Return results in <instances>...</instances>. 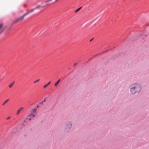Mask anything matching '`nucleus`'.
<instances>
[{
    "label": "nucleus",
    "instance_id": "aec40b11",
    "mask_svg": "<svg viewBox=\"0 0 149 149\" xmlns=\"http://www.w3.org/2000/svg\"><path fill=\"white\" fill-rule=\"evenodd\" d=\"M37 108H38V106H37Z\"/></svg>",
    "mask_w": 149,
    "mask_h": 149
},
{
    "label": "nucleus",
    "instance_id": "2eb2a0df",
    "mask_svg": "<svg viewBox=\"0 0 149 149\" xmlns=\"http://www.w3.org/2000/svg\"><path fill=\"white\" fill-rule=\"evenodd\" d=\"M52 0H47L45 2V3H47L48 2H50V1H51Z\"/></svg>",
    "mask_w": 149,
    "mask_h": 149
},
{
    "label": "nucleus",
    "instance_id": "ddd939ff",
    "mask_svg": "<svg viewBox=\"0 0 149 149\" xmlns=\"http://www.w3.org/2000/svg\"><path fill=\"white\" fill-rule=\"evenodd\" d=\"M40 79H37V80H36V81H34V82H33V83H36V82H38V81H40Z\"/></svg>",
    "mask_w": 149,
    "mask_h": 149
},
{
    "label": "nucleus",
    "instance_id": "9b49d317",
    "mask_svg": "<svg viewBox=\"0 0 149 149\" xmlns=\"http://www.w3.org/2000/svg\"><path fill=\"white\" fill-rule=\"evenodd\" d=\"M82 8V7H80L79 8L76 10L74 12L75 13H76L79 10Z\"/></svg>",
    "mask_w": 149,
    "mask_h": 149
},
{
    "label": "nucleus",
    "instance_id": "39448f33",
    "mask_svg": "<svg viewBox=\"0 0 149 149\" xmlns=\"http://www.w3.org/2000/svg\"><path fill=\"white\" fill-rule=\"evenodd\" d=\"M3 25V24L2 23H1L0 24V34L4 31V30H2L1 29Z\"/></svg>",
    "mask_w": 149,
    "mask_h": 149
},
{
    "label": "nucleus",
    "instance_id": "20e7f679",
    "mask_svg": "<svg viewBox=\"0 0 149 149\" xmlns=\"http://www.w3.org/2000/svg\"><path fill=\"white\" fill-rule=\"evenodd\" d=\"M44 6L43 4L41 6H38V7L34 8V9H32L31 10H29V12H28L29 13H31L32 12H33L34 10H35L37 8H40V7H41V8H42V7H43L44 6Z\"/></svg>",
    "mask_w": 149,
    "mask_h": 149
},
{
    "label": "nucleus",
    "instance_id": "f3484780",
    "mask_svg": "<svg viewBox=\"0 0 149 149\" xmlns=\"http://www.w3.org/2000/svg\"><path fill=\"white\" fill-rule=\"evenodd\" d=\"M10 116H9V117H8L7 118H6V119L8 120V119H10Z\"/></svg>",
    "mask_w": 149,
    "mask_h": 149
},
{
    "label": "nucleus",
    "instance_id": "f03ea898",
    "mask_svg": "<svg viewBox=\"0 0 149 149\" xmlns=\"http://www.w3.org/2000/svg\"><path fill=\"white\" fill-rule=\"evenodd\" d=\"M72 123L70 122L68 123L66 125V127H65V130L66 131H69L72 127Z\"/></svg>",
    "mask_w": 149,
    "mask_h": 149
},
{
    "label": "nucleus",
    "instance_id": "1a4fd4ad",
    "mask_svg": "<svg viewBox=\"0 0 149 149\" xmlns=\"http://www.w3.org/2000/svg\"><path fill=\"white\" fill-rule=\"evenodd\" d=\"M14 82H15V81H14L13 82L11 83V84H9V87L10 88H11L13 86V84H14Z\"/></svg>",
    "mask_w": 149,
    "mask_h": 149
},
{
    "label": "nucleus",
    "instance_id": "dca6fc26",
    "mask_svg": "<svg viewBox=\"0 0 149 149\" xmlns=\"http://www.w3.org/2000/svg\"><path fill=\"white\" fill-rule=\"evenodd\" d=\"M36 108H35L34 109H33L32 111L33 112H36Z\"/></svg>",
    "mask_w": 149,
    "mask_h": 149
},
{
    "label": "nucleus",
    "instance_id": "4468645a",
    "mask_svg": "<svg viewBox=\"0 0 149 149\" xmlns=\"http://www.w3.org/2000/svg\"><path fill=\"white\" fill-rule=\"evenodd\" d=\"M29 14V13L28 12L26 13L25 14H24L22 16H24V17L25 16H26V15H28Z\"/></svg>",
    "mask_w": 149,
    "mask_h": 149
},
{
    "label": "nucleus",
    "instance_id": "f8f14e48",
    "mask_svg": "<svg viewBox=\"0 0 149 149\" xmlns=\"http://www.w3.org/2000/svg\"><path fill=\"white\" fill-rule=\"evenodd\" d=\"M46 100V98H45L44 100L42 101L41 102H40V103L41 104H43V102H45Z\"/></svg>",
    "mask_w": 149,
    "mask_h": 149
},
{
    "label": "nucleus",
    "instance_id": "6e6552de",
    "mask_svg": "<svg viewBox=\"0 0 149 149\" xmlns=\"http://www.w3.org/2000/svg\"><path fill=\"white\" fill-rule=\"evenodd\" d=\"M51 83V82L49 81V82L47 84L45 85V86H44L43 87L44 88H46L47 87V86L48 85H49Z\"/></svg>",
    "mask_w": 149,
    "mask_h": 149
},
{
    "label": "nucleus",
    "instance_id": "9d476101",
    "mask_svg": "<svg viewBox=\"0 0 149 149\" xmlns=\"http://www.w3.org/2000/svg\"><path fill=\"white\" fill-rule=\"evenodd\" d=\"M9 101V99H8L7 100H6L2 104V105L3 106H4L6 103H7V102H8V101Z\"/></svg>",
    "mask_w": 149,
    "mask_h": 149
},
{
    "label": "nucleus",
    "instance_id": "a211bd4d",
    "mask_svg": "<svg viewBox=\"0 0 149 149\" xmlns=\"http://www.w3.org/2000/svg\"><path fill=\"white\" fill-rule=\"evenodd\" d=\"M77 63H75V64H74V65L73 66H74L75 65H77Z\"/></svg>",
    "mask_w": 149,
    "mask_h": 149
},
{
    "label": "nucleus",
    "instance_id": "423d86ee",
    "mask_svg": "<svg viewBox=\"0 0 149 149\" xmlns=\"http://www.w3.org/2000/svg\"><path fill=\"white\" fill-rule=\"evenodd\" d=\"M23 109V107H20L19 109H18L17 111V115H18L19 113Z\"/></svg>",
    "mask_w": 149,
    "mask_h": 149
},
{
    "label": "nucleus",
    "instance_id": "6ab92c4d",
    "mask_svg": "<svg viewBox=\"0 0 149 149\" xmlns=\"http://www.w3.org/2000/svg\"><path fill=\"white\" fill-rule=\"evenodd\" d=\"M93 38H92V39H91L90 40V41L91 42V41L93 40Z\"/></svg>",
    "mask_w": 149,
    "mask_h": 149
},
{
    "label": "nucleus",
    "instance_id": "7ed1b4c3",
    "mask_svg": "<svg viewBox=\"0 0 149 149\" xmlns=\"http://www.w3.org/2000/svg\"><path fill=\"white\" fill-rule=\"evenodd\" d=\"M24 16H22L19 18L16 19L14 21V23H15L17 22L20 20H23L24 19Z\"/></svg>",
    "mask_w": 149,
    "mask_h": 149
},
{
    "label": "nucleus",
    "instance_id": "0eeeda50",
    "mask_svg": "<svg viewBox=\"0 0 149 149\" xmlns=\"http://www.w3.org/2000/svg\"><path fill=\"white\" fill-rule=\"evenodd\" d=\"M61 80L60 79H59L57 81H56L54 84V86H56L59 83V82Z\"/></svg>",
    "mask_w": 149,
    "mask_h": 149
},
{
    "label": "nucleus",
    "instance_id": "f257e3e1",
    "mask_svg": "<svg viewBox=\"0 0 149 149\" xmlns=\"http://www.w3.org/2000/svg\"><path fill=\"white\" fill-rule=\"evenodd\" d=\"M141 89L140 85L136 84L132 85L130 89V92L133 94L139 93Z\"/></svg>",
    "mask_w": 149,
    "mask_h": 149
}]
</instances>
